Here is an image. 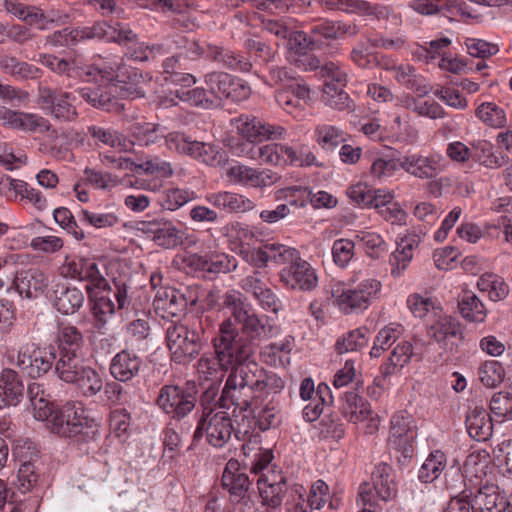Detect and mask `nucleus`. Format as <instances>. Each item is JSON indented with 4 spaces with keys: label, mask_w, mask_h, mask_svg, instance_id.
I'll return each instance as SVG.
<instances>
[{
    "label": "nucleus",
    "mask_w": 512,
    "mask_h": 512,
    "mask_svg": "<svg viewBox=\"0 0 512 512\" xmlns=\"http://www.w3.org/2000/svg\"><path fill=\"white\" fill-rule=\"evenodd\" d=\"M198 398V385L195 381L189 380L182 385L162 386L156 398V405L171 420L180 422L196 408Z\"/></svg>",
    "instance_id": "6e6552de"
},
{
    "label": "nucleus",
    "mask_w": 512,
    "mask_h": 512,
    "mask_svg": "<svg viewBox=\"0 0 512 512\" xmlns=\"http://www.w3.org/2000/svg\"><path fill=\"white\" fill-rule=\"evenodd\" d=\"M413 356H416V354H414L413 345L409 341L398 343L392 349L387 360L379 367L380 375L375 377L374 383L378 387H383L386 380L399 373Z\"/></svg>",
    "instance_id": "b1692460"
},
{
    "label": "nucleus",
    "mask_w": 512,
    "mask_h": 512,
    "mask_svg": "<svg viewBox=\"0 0 512 512\" xmlns=\"http://www.w3.org/2000/svg\"><path fill=\"white\" fill-rule=\"evenodd\" d=\"M490 412L500 421L512 418V393L499 391L492 395L489 403Z\"/></svg>",
    "instance_id": "774afa93"
},
{
    "label": "nucleus",
    "mask_w": 512,
    "mask_h": 512,
    "mask_svg": "<svg viewBox=\"0 0 512 512\" xmlns=\"http://www.w3.org/2000/svg\"><path fill=\"white\" fill-rule=\"evenodd\" d=\"M253 415V422L260 431H267L269 429L277 428L282 422V415L280 410L272 403H268L265 407L255 409Z\"/></svg>",
    "instance_id": "052dcab7"
},
{
    "label": "nucleus",
    "mask_w": 512,
    "mask_h": 512,
    "mask_svg": "<svg viewBox=\"0 0 512 512\" xmlns=\"http://www.w3.org/2000/svg\"><path fill=\"white\" fill-rule=\"evenodd\" d=\"M318 287L316 269L300 257V252L290 247V291L309 293Z\"/></svg>",
    "instance_id": "6ab92c4d"
},
{
    "label": "nucleus",
    "mask_w": 512,
    "mask_h": 512,
    "mask_svg": "<svg viewBox=\"0 0 512 512\" xmlns=\"http://www.w3.org/2000/svg\"><path fill=\"white\" fill-rule=\"evenodd\" d=\"M478 376L484 386L494 388L504 381L505 369L499 361H485L478 369Z\"/></svg>",
    "instance_id": "e2e57ef3"
},
{
    "label": "nucleus",
    "mask_w": 512,
    "mask_h": 512,
    "mask_svg": "<svg viewBox=\"0 0 512 512\" xmlns=\"http://www.w3.org/2000/svg\"><path fill=\"white\" fill-rule=\"evenodd\" d=\"M24 392L23 379L17 371L5 368L0 372V409L18 405Z\"/></svg>",
    "instance_id": "393cba45"
},
{
    "label": "nucleus",
    "mask_w": 512,
    "mask_h": 512,
    "mask_svg": "<svg viewBox=\"0 0 512 512\" xmlns=\"http://www.w3.org/2000/svg\"><path fill=\"white\" fill-rule=\"evenodd\" d=\"M222 299L223 307L230 310L234 320L226 318L220 323L219 328L230 322V329L232 328L234 334L232 346L235 355L241 361H251L260 348V341L265 333V325L250 304L241 298L239 292L228 291Z\"/></svg>",
    "instance_id": "f257e3e1"
},
{
    "label": "nucleus",
    "mask_w": 512,
    "mask_h": 512,
    "mask_svg": "<svg viewBox=\"0 0 512 512\" xmlns=\"http://www.w3.org/2000/svg\"><path fill=\"white\" fill-rule=\"evenodd\" d=\"M170 150L187 155L198 162L211 167H222L228 161L226 151L215 144L192 140L180 132H171L165 137Z\"/></svg>",
    "instance_id": "9d476101"
},
{
    "label": "nucleus",
    "mask_w": 512,
    "mask_h": 512,
    "mask_svg": "<svg viewBox=\"0 0 512 512\" xmlns=\"http://www.w3.org/2000/svg\"><path fill=\"white\" fill-rule=\"evenodd\" d=\"M420 244V237L415 233H409L397 242V248L389 256L391 275L399 277L408 267L413 258V250Z\"/></svg>",
    "instance_id": "c756f323"
},
{
    "label": "nucleus",
    "mask_w": 512,
    "mask_h": 512,
    "mask_svg": "<svg viewBox=\"0 0 512 512\" xmlns=\"http://www.w3.org/2000/svg\"><path fill=\"white\" fill-rule=\"evenodd\" d=\"M143 360L134 351L123 349L116 353L110 361L109 372L114 380L127 383L138 377Z\"/></svg>",
    "instance_id": "4be33fe9"
},
{
    "label": "nucleus",
    "mask_w": 512,
    "mask_h": 512,
    "mask_svg": "<svg viewBox=\"0 0 512 512\" xmlns=\"http://www.w3.org/2000/svg\"><path fill=\"white\" fill-rule=\"evenodd\" d=\"M222 487L226 489L235 501L244 500L249 487L250 480L246 473L239 469L237 461L230 460L226 464L221 477Z\"/></svg>",
    "instance_id": "cd10ccee"
},
{
    "label": "nucleus",
    "mask_w": 512,
    "mask_h": 512,
    "mask_svg": "<svg viewBox=\"0 0 512 512\" xmlns=\"http://www.w3.org/2000/svg\"><path fill=\"white\" fill-rule=\"evenodd\" d=\"M3 118L11 127L24 131H47L50 127L46 118L32 113L6 110Z\"/></svg>",
    "instance_id": "a19ab883"
},
{
    "label": "nucleus",
    "mask_w": 512,
    "mask_h": 512,
    "mask_svg": "<svg viewBox=\"0 0 512 512\" xmlns=\"http://www.w3.org/2000/svg\"><path fill=\"white\" fill-rule=\"evenodd\" d=\"M246 419L249 423L251 422L246 415L242 417V422ZM232 434L238 440H241L242 435L250 434V425L245 426L244 423H238L237 428H235L227 412H215L211 407H205L197 420L196 429L192 436V444L196 445L205 436L209 445L222 448L231 439Z\"/></svg>",
    "instance_id": "20e7f679"
},
{
    "label": "nucleus",
    "mask_w": 512,
    "mask_h": 512,
    "mask_svg": "<svg viewBox=\"0 0 512 512\" xmlns=\"http://www.w3.org/2000/svg\"><path fill=\"white\" fill-rule=\"evenodd\" d=\"M131 137L142 146L157 143L163 135L159 132V125L149 122H135L130 128Z\"/></svg>",
    "instance_id": "13d9d810"
},
{
    "label": "nucleus",
    "mask_w": 512,
    "mask_h": 512,
    "mask_svg": "<svg viewBox=\"0 0 512 512\" xmlns=\"http://www.w3.org/2000/svg\"><path fill=\"white\" fill-rule=\"evenodd\" d=\"M27 396L33 408L36 420L44 421L51 415V409L55 403L50 400V395L44 389L43 384L32 382L27 387Z\"/></svg>",
    "instance_id": "c03bdc74"
},
{
    "label": "nucleus",
    "mask_w": 512,
    "mask_h": 512,
    "mask_svg": "<svg viewBox=\"0 0 512 512\" xmlns=\"http://www.w3.org/2000/svg\"><path fill=\"white\" fill-rule=\"evenodd\" d=\"M194 243L186 232L177 227L172 221L164 219L158 235L155 239V244L164 249H175L178 246Z\"/></svg>",
    "instance_id": "37998d69"
},
{
    "label": "nucleus",
    "mask_w": 512,
    "mask_h": 512,
    "mask_svg": "<svg viewBox=\"0 0 512 512\" xmlns=\"http://www.w3.org/2000/svg\"><path fill=\"white\" fill-rule=\"evenodd\" d=\"M230 322L218 328V332L212 338L211 343L214 356L202 355L198 360V371L205 375V378H212L221 371H232L241 360L233 351V330L230 329Z\"/></svg>",
    "instance_id": "1a4fd4ad"
},
{
    "label": "nucleus",
    "mask_w": 512,
    "mask_h": 512,
    "mask_svg": "<svg viewBox=\"0 0 512 512\" xmlns=\"http://www.w3.org/2000/svg\"><path fill=\"white\" fill-rule=\"evenodd\" d=\"M340 412L349 422L358 423L370 413L368 402L355 391H347L342 398Z\"/></svg>",
    "instance_id": "79ce46f5"
},
{
    "label": "nucleus",
    "mask_w": 512,
    "mask_h": 512,
    "mask_svg": "<svg viewBox=\"0 0 512 512\" xmlns=\"http://www.w3.org/2000/svg\"><path fill=\"white\" fill-rule=\"evenodd\" d=\"M54 372L61 381L74 385L84 397H94L102 390V376L89 365L86 354L59 355Z\"/></svg>",
    "instance_id": "423d86ee"
},
{
    "label": "nucleus",
    "mask_w": 512,
    "mask_h": 512,
    "mask_svg": "<svg viewBox=\"0 0 512 512\" xmlns=\"http://www.w3.org/2000/svg\"><path fill=\"white\" fill-rule=\"evenodd\" d=\"M98 87L85 86L77 90L80 97L91 106L109 113L120 114L126 104L117 98L109 85L98 83Z\"/></svg>",
    "instance_id": "412c9836"
},
{
    "label": "nucleus",
    "mask_w": 512,
    "mask_h": 512,
    "mask_svg": "<svg viewBox=\"0 0 512 512\" xmlns=\"http://www.w3.org/2000/svg\"><path fill=\"white\" fill-rule=\"evenodd\" d=\"M207 59L234 71L245 73L249 72L252 68V63L242 54L221 45L209 44Z\"/></svg>",
    "instance_id": "4c0bfd02"
},
{
    "label": "nucleus",
    "mask_w": 512,
    "mask_h": 512,
    "mask_svg": "<svg viewBox=\"0 0 512 512\" xmlns=\"http://www.w3.org/2000/svg\"><path fill=\"white\" fill-rule=\"evenodd\" d=\"M72 93L47 85L38 88V104L42 110L59 122H73L78 118Z\"/></svg>",
    "instance_id": "ddd939ff"
},
{
    "label": "nucleus",
    "mask_w": 512,
    "mask_h": 512,
    "mask_svg": "<svg viewBox=\"0 0 512 512\" xmlns=\"http://www.w3.org/2000/svg\"><path fill=\"white\" fill-rule=\"evenodd\" d=\"M330 39H337L336 24L333 21H323L314 25L309 36L304 31H290V45L294 42V45L301 49H320L324 44L323 40Z\"/></svg>",
    "instance_id": "aec40b11"
},
{
    "label": "nucleus",
    "mask_w": 512,
    "mask_h": 512,
    "mask_svg": "<svg viewBox=\"0 0 512 512\" xmlns=\"http://www.w3.org/2000/svg\"><path fill=\"white\" fill-rule=\"evenodd\" d=\"M477 287L483 292H487L492 301H500L509 294V286L504 280L495 274H483L478 282Z\"/></svg>",
    "instance_id": "4d7b16f0"
},
{
    "label": "nucleus",
    "mask_w": 512,
    "mask_h": 512,
    "mask_svg": "<svg viewBox=\"0 0 512 512\" xmlns=\"http://www.w3.org/2000/svg\"><path fill=\"white\" fill-rule=\"evenodd\" d=\"M222 234L232 243H238L242 248L244 244L249 245L256 235L247 224L235 221L227 223L222 228Z\"/></svg>",
    "instance_id": "338daca9"
},
{
    "label": "nucleus",
    "mask_w": 512,
    "mask_h": 512,
    "mask_svg": "<svg viewBox=\"0 0 512 512\" xmlns=\"http://www.w3.org/2000/svg\"><path fill=\"white\" fill-rule=\"evenodd\" d=\"M307 50L296 47L292 42V45H290V65L303 72L315 71L317 73L321 61L315 55L308 53Z\"/></svg>",
    "instance_id": "0e129e2a"
},
{
    "label": "nucleus",
    "mask_w": 512,
    "mask_h": 512,
    "mask_svg": "<svg viewBox=\"0 0 512 512\" xmlns=\"http://www.w3.org/2000/svg\"><path fill=\"white\" fill-rule=\"evenodd\" d=\"M397 162L405 172L422 179L433 178L439 171V160L435 156L414 153L397 158Z\"/></svg>",
    "instance_id": "2f4dec72"
},
{
    "label": "nucleus",
    "mask_w": 512,
    "mask_h": 512,
    "mask_svg": "<svg viewBox=\"0 0 512 512\" xmlns=\"http://www.w3.org/2000/svg\"><path fill=\"white\" fill-rule=\"evenodd\" d=\"M51 415L44 419L51 433L75 441L78 445L89 444L99 436V424L86 415L82 403L67 401L55 404Z\"/></svg>",
    "instance_id": "f03ea898"
},
{
    "label": "nucleus",
    "mask_w": 512,
    "mask_h": 512,
    "mask_svg": "<svg viewBox=\"0 0 512 512\" xmlns=\"http://www.w3.org/2000/svg\"><path fill=\"white\" fill-rule=\"evenodd\" d=\"M260 359L268 366L285 368L288 364V341L270 343L260 351Z\"/></svg>",
    "instance_id": "5fc2aeb1"
},
{
    "label": "nucleus",
    "mask_w": 512,
    "mask_h": 512,
    "mask_svg": "<svg viewBox=\"0 0 512 512\" xmlns=\"http://www.w3.org/2000/svg\"><path fill=\"white\" fill-rule=\"evenodd\" d=\"M207 59L234 71L245 73L249 72L252 68V63L242 54L221 45L209 44Z\"/></svg>",
    "instance_id": "58836bf2"
},
{
    "label": "nucleus",
    "mask_w": 512,
    "mask_h": 512,
    "mask_svg": "<svg viewBox=\"0 0 512 512\" xmlns=\"http://www.w3.org/2000/svg\"><path fill=\"white\" fill-rule=\"evenodd\" d=\"M126 66L120 63L103 62L82 68L80 77L87 82L111 85L116 83L122 76H125Z\"/></svg>",
    "instance_id": "72a5a7b5"
},
{
    "label": "nucleus",
    "mask_w": 512,
    "mask_h": 512,
    "mask_svg": "<svg viewBox=\"0 0 512 512\" xmlns=\"http://www.w3.org/2000/svg\"><path fill=\"white\" fill-rule=\"evenodd\" d=\"M461 316L469 322L482 323L487 316V309L482 301L473 293L465 292L458 301Z\"/></svg>",
    "instance_id": "de8ad7c7"
},
{
    "label": "nucleus",
    "mask_w": 512,
    "mask_h": 512,
    "mask_svg": "<svg viewBox=\"0 0 512 512\" xmlns=\"http://www.w3.org/2000/svg\"><path fill=\"white\" fill-rule=\"evenodd\" d=\"M55 360L54 346L41 347L27 343L19 348L14 364L31 379H38L52 371Z\"/></svg>",
    "instance_id": "f8f14e48"
},
{
    "label": "nucleus",
    "mask_w": 512,
    "mask_h": 512,
    "mask_svg": "<svg viewBox=\"0 0 512 512\" xmlns=\"http://www.w3.org/2000/svg\"><path fill=\"white\" fill-rule=\"evenodd\" d=\"M65 277L86 282L85 291L93 296L97 289H109V283L99 269L95 259L81 256L66 257L62 265Z\"/></svg>",
    "instance_id": "4468645a"
},
{
    "label": "nucleus",
    "mask_w": 512,
    "mask_h": 512,
    "mask_svg": "<svg viewBox=\"0 0 512 512\" xmlns=\"http://www.w3.org/2000/svg\"><path fill=\"white\" fill-rule=\"evenodd\" d=\"M207 201L227 213H244L254 209L255 203L244 195L221 191L206 196Z\"/></svg>",
    "instance_id": "e433bc0d"
},
{
    "label": "nucleus",
    "mask_w": 512,
    "mask_h": 512,
    "mask_svg": "<svg viewBox=\"0 0 512 512\" xmlns=\"http://www.w3.org/2000/svg\"><path fill=\"white\" fill-rule=\"evenodd\" d=\"M416 437L417 428L413 416L405 410L396 412L390 421L389 447L405 459L411 458Z\"/></svg>",
    "instance_id": "2eb2a0df"
},
{
    "label": "nucleus",
    "mask_w": 512,
    "mask_h": 512,
    "mask_svg": "<svg viewBox=\"0 0 512 512\" xmlns=\"http://www.w3.org/2000/svg\"><path fill=\"white\" fill-rule=\"evenodd\" d=\"M381 283L376 279H366L355 288H345L337 283L331 287L334 304L345 314L356 313L369 307L371 300L380 292Z\"/></svg>",
    "instance_id": "9b49d317"
},
{
    "label": "nucleus",
    "mask_w": 512,
    "mask_h": 512,
    "mask_svg": "<svg viewBox=\"0 0 512 512\" xmlns=\"http://www.w3.org/2000/svg\"><path fill=\"white\" fill-rule=\"evenodd\" d=\"M177 291L174 288L158 291L153 300L155 312L162 318L175 317L185 312L184 308L178 306Z\"/></svg>",
    "instance_id": "09e8293b"
},
{
    "label": "nucleus",
    "mask_w": 512,
    "mask_h": 512,
    "mask_svg": "<svg viewBox=\"0 0 512 512\" xmlns=\"http://www.w3.org/2000/svg\"><path fill=\"white\" fill-rule=\"evenodd\" d=\"M465 425L469 436L478 442L489 440L493 434L492 418L482 406H475L467 412Z\"/></svg>",
    "instance_id": "7c9ffc66"
},
{
    "label": "nucleus",
    "mask_w": 512,
    "mask_h": 512,
    "mask_svg": "<svg viewBox=\"0 0 512 512\" xmlns=\"http://www.w3.org/2000/svg\"><path fill=\"white\" fill-rule=\"evenodd\" d=\"M12 284L20 296L33 299L46 291L49 279L40 269L31 268L17 272L12 279Z\"/></svg>",
    "instance_id": "5701e85b"
},
{
    "label": "nucleus",
    "mask_w": 512,
    "mask_h": 512,
    "mask_svg": "<svg viewBox=\"0 0 512 512\" xmlns=\"http://www.w3.org/2000/svg\"><path fill=\"white\" fill-rule=\"evenodd\" d=\"M54 307L64 315H72L79 311L84 303V294L77 287L59 282L53 286Z\"/></svg>",
    "instance_id": "c85d7f7f"
},
{
    "label": "nucleus",
    "mask_w": 512,
    "mask_h": 512,
    "mask_svg": "<svg viewBox=\"0 0 512 512\" xmlns=\"http://www.w3.org/2000/svg\"><path fill=\"white\" fill-rule=\"evenodd\" d=\"M472 512H506L509 500L498 485L484 484L480 487H467Z\"/></svg>",
    "instance_id": "f3484780"
},
{
    "label": "nucleus",
    "mask_w": 512,
    "mask_h": 512,
    "mask_svg": "<svg viewBox=\"0 0 512 512\" xmlns=\"http://www.w3.org/2000/svg\"><path fill=\"white\" fill-rule=\"evenodd\" d=\"M259 399L251 362L240 361L230 371L217 405L226 409L234 406L241 412L255 413V409L259 408Z\"/></svg>",
    "instance_id": "7ed1b4c3"
},
{
    "label": "nucleus",
    "mask_w": 512,
    "mask_h": 512,
    "mask_svg": "<svg viewBox=\"0 0 512 512\" xmlns=\"http://www.w3.org/2000/svg\"><path fill=\"white\" fill-rule=\"evenodd\" d=\"M317 76L325 79L323 88L325 95L337 92L341 87H345L347 83V74L334 62L321 64Z\"/></svg>",
    "instance_id": "3c124183"
},
{
    "label": "nucleus",
    "mask_w": 512,
    "mask_h": 512,
    "mask_svg": "<svg viewBox=\"0 0 512 512\" xmlns=\"http://www.w3.org/2000/svg\"><path fill=\"white\" fill-rule=\"evenodd\" d=\"M290 116L303 120L312 115V97L308 84L300 78L290 75Z\"/></svg>",
    "instance_id": "a878e982"
},
{
    "label": "nucleus",
    "mask_w": 512,
    "mask_h": 512,
    "mask_svg": "<svg viewBox=\"0 0 512 512\" xmlns=\"http://www.w3.org/2000/svg\"><path fill=\"white\" fill-rule=\"evenodd\" d=\"M395 72L396 81L406 89L417 92L420 95H426L429 92L425 79L421 75L416 74L413 66L409 64L400 65L396 68Z\"/></svg>",
    "instance_id": "864d4df0"
},
{
    "label": "nucleus",
    "mask_w": 512,
    "mask_h": 512,
    "mask_svg": "<svg viewBox=\"0 0 512 512\" xmlns=\"http://www.w3.org/2000/svg\"><path fill=\"white\" fill-rule=\"evenodd\" d=\"M315 139L324 150H334L345 141V132L329 124H319L315 128Z\"/></svg>",
    "instance_id": "6e6d98bb"
},
{
    "label": "nucleus",
    "mask_w": 512,
    "mask_h": 512,
    "mask_svg": "<svg viewBox=\"0 0 512 512\" xmlns=\"http://www.w3.org/2000/svg\"><path fill=\"white\" fill-rule=\"evenodd\" d=\"M231 122L235 125L238 133L251 142L278 139L285 132L284 127L266 123L252 114H241L233 118Z\"/></svg>",
    "instance_id": "a211bd4d"
},
{
    "label": "nucleus",
    "mask_w": 512,
    "mask_h": 512,
    "mask_svg": "<svg viewBox=\"0 0 512 512\" xmlns=\"http://www.w3.org/2000/svg\"><path fill=\"white\" fill-rule=\"evenodd\" d=\"M341 11L346 13H357L366 16H375L377 19L384 18L387 10L379 4H372L365 0H341Z\"/></svg>",
    "instance_id": "680f3d73"
},
{
    "label": "nucleus",
    "mask_w": 512,
    "mask_h": 512,
    "mask_svg": "<svg viewBox=\"0 0 512 512\" xmlns=\"http://www.w3.org/2000/svg\"><path fill=\"white\" fill-rule=\"evenodd\" d=\"M177 97L190 104L191 106L200 107L203 109H211L216 105L214 95L210 93V89H204L202 87H196L191 90L177 91Z\"/></svg>",
    "instance_id": "69168bd1"
},
{
    "label": "nucleus",
    "mask_w": 512,
    "mask_h": 512,
    "mask_svg": "<svg viewBox=\"0 0 512 512\" xmlns=\"http://www.w3.org/2000/svg\"><path fill=\"white\" fill-rule=\"evenodd\" d=\"M273 452L259 449L251 462V472L258 475V490L264 504L278 508L287 492L286 476L275 464H272Z\"/></svg>",
    "instance_id": "39448f33"
},
{
    "label": "nucleus",
    "mask_w": 512,
    "mask_h": 512,
    "mask_svg": "<svg viewBox=\"0 0 512 512\" xmlns=\"http://www.w3.org/2000/svg\"><path fill=\"white\" fill-rule=\"evenodd\" d=\"M144 80L142 73L134 68L125 69V76H122L116 83L109 85L114 95L121 99H136L145 97Z\"/></svg>",
    "instance_id": "f704fd0d"
},
{
    "label": "nucleus",
    "mask_w": 512,
    "mask_h": 512,
    "mask_svg": "<svg viewBox=\"0 0 512 512\" xmlns=\"http://www.w3.org/2000/svg\"><path fill=\"white\" fill-rule=\"evenodd\" d=\"M227 176L236 183L262 188L276 181V174L270 170H258L243 165H234L227 170Z\"/></svg>",
    "instance_id": "473e14b6"
},
{
    "label": "nucleus",
    "mask_w": 512,
    "mask_h": 512,
    "mask_svg": "<svg viewBox=\"0 0 512 512\" xmlns=\"http://www.w3.org/2000/svg\"><path fill=\"white\" fill-rule=\"evenodd\" d=\"M166 341L172 360L178 364L192 361L204 342L202 319L192 317L187 323L172 322L166 330Z\"/></svg>",
    "instance_id": "0eeeda50"
},
{
    "label": "nucleus",
    "mask_w": 512,
    "mask_h": 512,
    "mask_svg": "<svg viewBox=\"0 0 512 512\" xmlns=\"http://www.w3.org/2000/svg\"><path fill=\"white\" fill-rule=\"evenodd\" d=\"M204 83L216 99H229L240 102L250 96L251 89L242 79L222 71L209 72L204 76Z\"/></svg>",
    "instance_id": "dca6fc26"
},
{
    "label": "nucleus",
    "mask_w": 512,
    "mask_h": 512,
    "mask_svg": "<svg viewBox=\"0 0 512 512\" xmlns=\"http://www.w3.org/2000/svg\"><path fill=\"white\" fill-rule=\"evenodd\" d=\"M447 465V457L441 450L431 451L418 471V479L425 484L435 481Z\"/></svg>",
    "instance_id": "49530a36"
},
{
    "label": "nucleus",
    "mask_w": 512,
    "mask_h": 512,
    "mask_svg": "<svg viewBox=\"0 0 512 512\" xmlns=\"http://www.w3.org/2000/svg\"><path fill=\"white\" fill-rule=\"evenodd\" d=\"M428 334L438 343L445 342L449 337L462 335L461 325L451 316H440L429 326Z\"/></svg>",
    "instance_id": "603ef678"
},
{
    "label": "nucleus",
    "mask_w": 512,
    "mask_h": 512,
    "mask_svg": "<svg viewBox=\"0 0 512 512\" xmlns=\"http://www.w3.org/2000/svg\"><path fill=\"white\" fill-rule=\"evenodd\" d=\"M251 368L256 382V391L261 397L265 393H279L285 387V381L273 372L266 371L262 366L251 360Z\"/></svg>",
    "instance_id": "a18cd8bd"
},
{
    "label": "nucleus",
    "mask_w": 512,
    "mask_h": 512,
    "mask_svg": "<svg viewBox=\"0 0 512 512\" xmlns=\"http://www.w3.org/2000/svg\"><path fill=\"white\" fill-rule=\"evenodd\" d=\"M56 343V357L59 355H85V340L82 331L68 323L59 327Z\"/></svg>",
    "instance_id": "bb28decb"
},
{
    "label": "nucleus",
    "mask_w": 512,
    "mask_h": 512,
    "mask_svg": "<svg viewBox=\"0 0 512 512\" xmlns=\"http://www.w3.org/2000/svg\"><path fill=\"white\" fill-rule=\"evenodd\" d=\"M111 290L109 286V289L93 291V297L87 294L90 310L95 319V327L97 329L103 328L107 324L108 319L115 314L116 307L114 302L109 297L102 295L103 292Z\"/></svg>",
    "instance_id": "ea45409f"
},
{
    "label": "nucleus",
    "mask_w": 512,
    "mask_h": 512,
    "mask_svg": "<svg viewBox=\"0 0 512 512\" xmlns=\"http://www.w3.org/2000/svg\"><path fill=\"white\" fill-rule=\"evenodd\" d=\"M475 115L484 124L493 128L504 127L507 122L505 111L492 102L480 104L475 110Z\"/></svg>",
    "instance_id": "bf43d9fd"
},
{
    "label": "nucleus",
    "mask_w": 512,
    "mask_h": 512,
    "mask_svg": "<svg viewBox=\"0 0 512 512\" xmlns=\"http://www.w3.org/2000/svg\"><path fill=\"white\" fill-rule=\"evenodd\" d=\"M369 329L365 326L356 328L339 337L335 343V351L339 354L359 351L369 342Z\"/></svg>",
    "instance_id": "8fccbe9b"
},
{
    "label": "nucleus",
    "mask_w": 512,
    "mask_h": 512,
    "mask_svg": "<svg viewBox=\"0 0 512 512\" xmlns=\"http://www.w3.org/2000/svg\"><path fill=\"white\" fill-rule=\"evenodd\" d=\"M373 488L379 499L387 502L395 499L397 495V486L395 483V473L392 466L387 463H379L372 472Z\"/></svg>",
    "instance_id": "c9c22d12"
}]
</instances>
